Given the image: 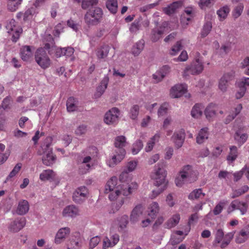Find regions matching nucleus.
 <instances>
[{
	"label": "nucleus",
	"instance_id": "nucleus-60",
	"mask_svg": "<svg viewBox=\"0 0 249 249\" xmlns=\"http://www.w3.org/2000/svg\"><path fill=\"white\" fill-rule=\"evenodd\" d=\"M98 3V0H83L82 2V7L86 9L90 6L95 5Z\"/></svg>",
	"mask_w": 249,
	"mask_h": 249
},
{
	"label": "nucleus",
	"instance_id": "nucleus-12",
	"mask_svg": "<svg viewBox=\"0 0 249 249\" xmlns=\"http://www.w3.org/2000/svg\"><path fill=\"white\" fill-rule=\"evenodd\" d=\"M89 192L85 186L78 188L73 194V200L77 203H82L88 197Z\"/></svg>",
	"mask_w": 249,
	"mask_h": 249
},
{
	"label": "nucleus",
	"instance_id": "nucleus-64",
	"mask_svg": "<svg viewBox=\"0 0 249 249\" xmlns=\"http://www.w3.org/2000/svg\"><path fill=\"white\" fill-rule=\"evenodd\" d=\"M181 48V43L180 41H178L171 49L170 53L172 55H175L180 50Z\"/></svg>",
	"mask_w": 249,
	"mask_h": 249
},
{
	"label": "nucleus",
	"instance_id": "nucleus-41",
	"mask_svg": "<svg viewBox=\"0 0 249 249\" xmlns=\"http://www.w3.org/2000/svg\"><path fill=\"white\" fill-rule=\"evenodd\" d=\"M238 155L237 148L235 146H231L230 147V153L227 160L229 162H232L236 159Z\"/></svg>",
	"mask_w": 249,
	"mask_h": 249
},
{
	"label": "nucleus",
	"instance_id": "nucleus-34",
	"mask_svg": "<svg viewBox=\"0 0 249 249\" xmlns=\"http://www.w3.org/2000/svg\"><path fill=\"white\" fill-rule=\"evenodd\" d=\"M55 176V173L50 169L43 170L40 174L39 179L41 181L53 179Z\"/></svg>",
	"mask_w": 249,
	"mask_h": 249
},
{
	"label": "nucleus",
	"instance_id": "nucleus-45",
	"mask_svg": "<svg viewBox=\"0 0 249 249\" xmlns=\"http://www.w3.org/2000/svg\"><path fill=\"white\" fill-rule=\"evenodd\" d=\"M77 107L76 101L73 97H70L67 102V108L68 111L72 112L76 110Z\"/></svg>",
	"mask_w": 249,
	"mask_h": 249
},
{
	"label": "nucleus",
	"instance_id": "nucleus-16",
	"mask_svg": "<svg viewBox=\"0 0 249 249\" xmlns=\"http://www.w3.org/2000/svg\"><path fill=\"white\" fill-rule=\"evenodd\" d=\"M249 239V224L242 228L237 233L235 242L238 244L245 243Z\"/></svg>",
	"mask_w": 249,
	"mask_h": 249
},
{
	"label": "nucleus",
	"instance_id": "nucleus-35",
	"mask_svg": "<svg viewBox=\"0 0 249 249\" xmlns=\"http://www.w3.org/2000/svg\"><path fill=\"white\" fill-rule=\"evenodd\" d=\"M180 220V215L178 213L174 214L168 221L166 222L165 227L171 229L175 227L178 224Z\"/></svg>",
	"mask_w": 249,
	"mask_h": 249
},
{
	"label": "nucleus",
	"instance_id": "nucleus-56",
	"mask_svg": "<svg viewBox=\"0 0 249 249\" xmlns=\"http://www.w3.org/2000/svg\"><path fill=\"white\" fill-rule=\"evenodd\" d=\"M214 0H200L198 5L201 9H205L211 7L214 3Z\"/></svg>",
	"mask_w": 249,
	"mask_h": 249
},
{
	"label": "nucleus",
	"instance_id": "nucleus-9",
	"mask_svg": "<svg viewBox=\"0 0 249 249\" xmlns=\"http://www.w3.org/2000/svg\"><path fill=\"white\" fill-rule=\"evenodd\" d=\"M6 28L8 30L7 32L12 36V40L16 42L22 32V28L17 25L14 19H11L7 22Z\"/></svg>",
	"mask_w": 249,
	"mask_h": 249
},
{
	"label": "nucleus",
	"instance_id": "nucleus-15",
	"mask_svg": "<svg viewBox=\"0 0 249 249\" xmlns=\"http://www.w3.org/2000/svg\"><path fill=\"white\" fill-rule=\"evenodd\" d=\"M119 235L116 233L111 232L110 237H106L103 241V249H107L115 246L119 241Z\"/></svg>",
	"mask_w": 249,
	"mask_h": 249
},
{
	"label": "nucleus",
	"instance_id": "nucleus-51",
	"mask_svg": "<svg viewBox=\"0 0 249 249\" xmlns=\"http://www.w3.org/2000/svg\"><path fill=\"white\" fill-rule=\"evenodd\" d=\"M143 147V143L142 141L138 140L133 143L132 148V153L133 155L137 154Z\"/></svg>",
	"mask_w": 249,
	"mask_h": 249
},
{
	"label": "nucleus",
	"instance_id": "nucleus-37",
	"mask_svg": "<svg viewBox=\"0 0 249 249\" xmlns=\"http://www.w3.org/2000/svg\"><path fill=\"white\" fill-rule=\"evenodd\" d=\"M181 5V3L180 2L176 1L173 2L168 7L164 8L163 11L166 14L170 15L174 13Z\"/></svg>",
	"mask_w": 249,
	"mask_h": 249
},
{
	"label": "nucleus",
	"instance_id": "nucleus-26",
	"mask_svg": "<svg viewBox=\"0 0 249 249\" xmlns=\"http://www.w3.org/2000/svg\"><path fill=\"white\" fill-rule=\"evenodd\" d=\"M79 211L74 205H69L66 207L63 210L62 215L64 217H75L79 215Z\"/></svg>",
	"mask_w": 249,
	"mask_h": 249
},
{
	"label": "nucleus",
	"instance_id": "nucleus-23",
	"mask_svg": "<svg viewBox=\"0 0 249 249\" xmlns=\"http://www.w3.org/2000/svg\"><path fill=\"white\" fill-rule=\"evenodd\" d=\"M44 48L48 51L50 55H54L56 57L64 55V48L57 47L55 46L51 45L49 43L45 44Z\"/></svg>",
	"mask_w": 249,
	"mask_h": 249
},
{
	"label": "nucleus",
	"instance_id": "nucleus-46",
	"mask_svg": "<svg viewBox=\"0 0 249 249\" xmlns=\"http://www.w3.org/2000/svg\"><path fill=\"white\" fill-rule=\"evenodd\" d=\"M234 231L229 232L224 235V239L221 242L220 247L221 248H225L229 244L231 239L233 238Z\"/></svg>",
	"mask_w": 249,
	"mask_h": 249
},
{
	"label": "nucleus",
	"instance_id": "nucleus-39",
	"mask_svg": "<svg viewBox=\"0 0 249 249\" xmlns=\"http://www.w3.org/2000/svg\"><path fill=\"white\" fill-rule=\"evenodd\" d=\"M164 28L162 27L154 29L152 31V40L153 42H156L158 41L160 38H161L162 34L164 32Z\"/></svg>",
	"mask_w": 249,
	"mask_h": 249
},
{
	"label": "nucleus",
	"instance_id": "nucleus-22",
	"mask_svg": "<svg viewBox=\"0 0 249 249\" xmlns=\"http://www.w3.org/2000/svg\"><path fill=\"white\" fill-rule=\"evenodd\" d=\"M170 71V68L168 66H163L160 70L157 71L153 75V78L154 80V82L158 83L161 81L163 78L169 73Z\"/></svg>",
	"mask_w": 249,
	"mask_h": 249
},
{
	"label": "nucleus",
	"instance_id": "nucleus-4",
	"mask_svg": "<svg viewBox=\"0 0 249 249\" xmlns=\"http://www.w3.org/2000/svg\"><path fill=\"white\" fill-rule=\"evenodd\" d=\"M197 179V173L193 170L192 166L187 165L183 167L175 182L178 187L181 186L185 182L192 183Z\"/></svg>",
	"mask_w": 249,
	"mask_h": 249
},
{
	"label": "nucleus",
	"instance_id": "nucleus-59",
	"mask_svg": "<svg viewBox=\"0 0 249 249\" xmlns=\"http://www.w3.org/2000/svg\"><path fill=\"white\" fill-rule=\"evenodd\" d=\"M22 164L21 163H17L12 171L10 173L7 179H8L15 177L20 170Z\"/></svg>",
	"mask_w": 249,
	"mask_h": 249
},
{
	"label": "nucleus",
	"instance_id": "nucleus-52",
	"mask_svg": "<svg viewBox=\"0 0 249 249\" xmlns=\"http://www.w3.org/2000/svg\"><path fill=\"white\" fill-rule=\"evenodd\" d=\"M138 161L137 160H131L127 162L125 166V170L128 172H132L135 170L138 165Z\"/></svg>",
	"mask_w": 249,
	"mask_h": 249
},
{
	"label": "nucleus",
	"instance_id": "nucleus-33",
	"mask_svg": "<svg viewBox=\"0 0 249 249\" xmlns=\"http://www.w3.org/2000/svg\"><path fill=\"white\" fill-rule=\"evenodd\" d=\"M208 138V128L207 127L203 128L200 129L196 137V142L201 144L206 141Z\"/></svg>",
	"mask_w": 249,
	"mask_h": 249
},
{
	"label": "nucleus",
	"instance_id": "nucleus-17",
	"mask_svg": "<svg viewBox=\"0 0 249 249\" xmlns=\"http://www.w3.org/2000/svg\"><path fill=\"white\" fill-rule=\"evenodd\" d=\"M70 232L71 230L69 227L60 228L55 236L54 243L56 244H61L68 237Z\"/></svg>",
	"mask_w": 249,
	"mask_h": 249
},
{
	"label": "nucleus",
	"instance_id": "nucleus-63",
	"mask_svg": "<svg viewBox=\"0 0 249 249\" xmlns=\"http://www.w3.org/2000/svg\"><path fill=\"white\" fill-rule=\"evenodd\" d=\"M168 104L164 103L162 104L158 110V114L159 116H162L166 114L168 111Z\"/></svg>",
	"mask_w": 249,
	"mask_h": 249
},
{
	"label": "nucleus",
	"instance_id": "nucleus-50",
	"mask_svg": "<svg viewBox=\"0 0 249 249\" xmlns=\"http://www.w3.org/2000/svg\"><path fill=\"white\" fill-rule=\"evenodd\" d=\"M204 196V194L202 193L201 189H196L193 191L189 196V198L190 199H197L203 198Z\"/></svg>",
	"mask_w": 249,
	"mask_h": 249
},
{
	"label": "nucleus",
	"instance_id": "nucleus-24",
	"mask_svg": "<svg viewBox=\"0 0 249 249\" xmlns=\"http://www.w3.org/2000/svg\"><path fill=\"white\" fill-rule=\"evenodd\" d=\"M217 110L218 107L215 104L213 103L209 104L204 111L206 118L209 121L213 120L216 116Z\"/></svg>",
	"mask_w": 249,
	"mask_h": 249
},
{
	"label": "nucleus",
	"instance_id": "nucleus-42",
	"mask_svg": "<svg viewBox=\"0 0 249 249\" xmlns=\"http://www.w3.org/2000/svg\"><path fill=\"white\" fill-rule=\"evenodd\" d=\"M8 9L11 11H15L21 4L22 0H7Z\"/></svg>",
	"mask_w": 249,
	"mask_h": 249
},
{
	"label": "nucleus",
	"instance_id": "nucleus-27",
	"mask_svg": "<svg viewBox=\"0 0 249 249\" xmlns=\"http://www.w3.org/2000/svg\"><path fill=\"white\" fill-rule=\"evenodd\" d=\"M123 189L122 190V195L124 196H128L135 192L138 188V185L137 182L134 181L130 183H127V186H124V184H122Z\"/></svg>",
	"mask_w": 249,
	"mask_h": 249
},
{
	"label": "nucleus",
	"instance_id": "nucleus-30",
	"mask_svg": "<svg viewBox=\"0 0 249 249\" xmlns=\"http://www.w3.org/2000/svg\"><path fill=\"white\" fill-rule=\"evenodd\" d=\"M142 207L141 205L136 206L132 211L130 215L131 221L133 222L138 221L141 215L142 214Z\"/></svg>",
	"mask_w": 249,
	"mask_h": 249
},
{
	"label": "nucleus",
	"instance_id": "nucleus-10",
	"mask_svg": "<svg viewBox=\"0 0 249 249\" xmlns=\"http://www.w3.org/2000/svg\"><path fill=\"white\" fill-rule=\"evenodd\" d=\"M119 110L116 107H113L105 115L104 122L107 124H115L119 120Z\"/></svg>",
	"mask_w": 249,
	"mask_h": 249
},
{
	"label": "nucleus",
	"instance_id": "nucleus-19",
	"mask_svg": "<svg viewBox=\"0 0 249 249\" xmlns=\"http://www.w3.org/2000/svg\"><path fill=\"white\" fill-rule=\"evenodd\" d=\"M231 208V211L234 210H239L242 214L246 213L248 208V204L247 202L240 201L239 200H234L232 201L229 207V209Z\"/></svg>",
	"mask_w": 249,
	"mask_h": 249
},
{
	"label": "nucleus",
	"instance_id": "nucleus-53",
	"mask_svg": "<svg viewBox=\"0 0 249 249\" xmlns=\"http://www.w3.org/2000/svg\"><path fill=\"white\" fill-rule=\"evenodd\" d=\"M128 171H124L119 176V180L122 183L126 182L127 183L131 180L132 177L129 174Z\"/></svg>",
	"mask_w": 249,
	"mask_h": 249
},
{
	"label": "nucleus",
	"instance_id": "nucleus-8",
	"mask_svg": "<svg viewBox=\"0 0 249 249\" xmlns=\"http://www.w3.org/2000/svg\"><path fill=\"white\" fill-rule=\"evenodd\" d=\"M44 47L39 48L35 53V60L37 64L43 69L49 68L51 64V61L47 55Z\"/></svg>",
	"mask_w": 249,
	"mask_h": 249
},
{
	"label": "nucleus",
	"instance_id": "nucleus-38",
	"mask_svg": "<svg viewBox=\"0 0 249 249\" xmlns=\"http://www.w3.org/2000/svg\"><path fill=\"white\" fill-rule=\"evenodd\" d=\"M203 106L201 104H196L193 107L191 111V115L194 118H198L202 115Z\"/></svg>",
	"mask_w": 249,
	"mask_h": 249
},
{
	"label": "nucleus",
	"instance_id": "nucleus-21",
	"mask_svg": "<svg viewBox=\"0 0 249 249\" xmlns=\"http://www.w3.org/2000/svg\"><path fill=\"white\" fill-rule=\"evenodd\" d=\"M37 13V9L34 7H32L27 9L24 13L21 12L18 13L17 15V18L18 19L23 18V20L25 22L29 21L31 20L34 16Z\"/></svg>",
	"mask_w": 249,
	"mask_h": 249
},
{
	"label": "nucleus",
	"instance_id": "nucleus-31",
	"mask_svg": "<svg viewBox=\"0 0 249 249\" xmlns=\"http://www.w3.org/2000/svg\"><path fill=\"white\" fill-rule=\"evenodd\" d=\"M248 138V135L242 132L240 130L237 131L234 136V140L239 145L244 143L247 141Z\"/></svg>",
	"mask_w": 249,
	"mask_h": 249
},
{
	"label": "nucleus",
	"instance_id": "nucleus-28",
	"mask_svg": "<svg viewBox=\"0 0 249 249\" xmlns=\"http://www.w3.org/2000/svg\"><path fill=\"white\" fill-rule=\"evenodd\" d=\"M29 209L28 202L25 200L19 201L17 209V213L19 215H23L26 213Z\"/></svg>",
	"mask_w": 249,
	"mask_h": 249
},
{
	"label": "nucleus",
	"instance_id": "nucleus-13",
	"mask_svg": "<svg viewBox=\"0 0 249 249\" xmlns=\"http://www.w3.org/2000/svg\"><path fill=\"white\" fill-rule=\"evenodd\" d=\"M84 157L79 166V171L82 174L86 173L94 163V158L84 154Z\"/></svg>",
	"mask_w": 249,
	"mask_h": 249
},
{
	"label": "nucleus",
	"instance_id": "nucleus-2",
	"mask_svg": "<svg viewBox=\"0 0 249 249\" xmlns=\"http://www.w3.org/2000/svg\"><path fill=\"white\" fill-rule=\"evenodd\" d=\"M166 171L162 165L159 163L155 165L154 171L151 174V178L155 181V185L159 188L151 192L149 195L151 199L155 198L166 189L167 184L166 179Z\"/></svg>",
	"mask_w": 249,
	"mask_h": 249
},
{
	"label": "nucleus",
	"instance_id": "nucleus-43",
	"mask_svg": "<svg viewBox=\"0 0 249 249\" xmlns=\"http://www.w3.org/2000/svg\"><path fill=\"white\" fill-rule=\"evenodd\" d=\"M106 6L108 10L112 14H115L117 11L118 3L117 0H107Z\"/></svg>",
	"mask_w": 249,
	"mask_h": 249
},
{
	"label": "nucleus",
	"instance_id": "nucleus-62",
	"mask_svg": "<svg viewBox=\"0 0 249 249\" xmlns=\"http://www.w3.org/2000/svg\"><path fill=\"white\" fill-rule=\"evenodd\" d=\"M97 153V149L95 146H90L87 148L84 151V153L89 156H92L93 157H95Z\"/></svg>",
	"mask_w": 249,
	"mask_h": 249
},
{
	"label": "nucleus",
	"instance_id": "nucleus-18",
	"mask_svg": "<svg viewBox=\"0 0 249 249\" xmlns=\"http://www.w3.org/2000/svg\"><path fill=\"white\" fill-rule=\"evenodd\" d=\"M187 90V86L186 84H177L171 89L170 95L173 98H178L186 92Z\"/></svg>",
	"mask_w": 249,
	"mask_h": 249
},
{
	"label": "nucleus",
	"instance_id": "nucleus-40",
	"mask_svg": "<svg viewBox=\"0 0 249 249\" xmlns=\"http://www.w3.org/2000/svg\"><path fill=\"white\" fill-rule=\"evenodd\" d=\"M160 137V134H156L149 140L145 147V150L146 152H150L153 149L156 142H158Z\"/></svg>",
	"mask_w": 249,
	"mask_h": 249
},
{
	"label": "nucleus",
	"instance_id": "nucleus-48",
	"mask_svg": "<svg viewBox=\"0 0 249 249\" xmlns=\"http://www.w3.org/2000/svg\"><path fill=\"white\" fill-rule=\"evenodd\" d=\"M230 12V9L228 6H224L217 11V14L220 20L226 18Z\"/></svg>",
	"mask_w": 249,
	"mask_h": 249
},
{
	"label": "nucleus",
	"instance_id": "nucleus-14",
	"mask_svg": "<svg viewBox=\"0 0 249 249\" xmlns=\"http://www.w3.org/2000/svg\"><path fill=\"white\" fill-rule=\"evenodd\" d=\"M35 48L33 46H23L20 49V55L22 60L24 61H30L34 55Z\"/></svg>",
	"mask_w": 249,
	"mask_h": 249
},
{
	"label": "nucleus",
	"instance_id": "nucleus-36",
	"mask_svg": "<svg viewBox=\"0 0 249 249\" xmlns=\"http://www.w3.org/2000/svg\"><path fill=\"white\" fill-rule=\"evenodd\" d=\"M144 46L143 40H140L135 44L132 48L131 52L135 56H138L143 50Z\"/></svg>",
	"mask_w": 249,
	"mask_h": 249
},
{
	"label": "nucleus",
	"instance_id": "nucleus-3",
	"mask_svg": "<svg viewBox=\"0 0 249 249\" xmlns=\"http://www.w3.org/2000/svg\"><path fill=\"white\" fill-rule=\"evenodd\" d=\"M126 144V138L124 136H119L115 138L114 145L116 149L115 150V154L107 161L109 167L115 166L124 159L126 153L124 147Z\"/></svg>",
	"mask_w": 249,
	"mask_h": 249
},
{
	"label": "nucleus",
	"instance_id": "nucleus-44",
	"mask_svg": "<svg viewBox=\"0 0 249 249\" xmlns=\"http://www.w3.org/2000/svg\"><path fill=\"white\" fill-rule=\"evenodd\" d=\"M249 187L247 185H244L239 189L234 190L231 194V198H234L247 192Z\"/></svg>",
	"mask_w": 249,
	"mask_h": 249
},
{
	"label": "nucleus",
	"instance_id": "nucleus-58",
	"mask_svg": "<svg viewBox=\"0 0 249 249\" xmlns=\"http://www.w3.org/2000/svg\"><path fill=\"white\" fill-rule=\"evenodd\" d=\"M236 87L238 89L235 93V96L237 99H239L244 96L247 90V88H243L241 86H238L237 84Z\"/></svg>",
	"mask_w": 249,
	"mask_h": 249
},
{
	"label": "nucleus",
	"instance_id": "nucleus-54",
	"mask_svg": "<svg viewBox=\"0 0 249 249\" xmlns=\"http://www.w3.org/2000/svg\"><path fill=\"white\" fill-rule=\"evenodd\" d=\"M224 237V233L223 230L221 229H218L215 231L214 242L215 243L219 244L222 242Z\"/></svg>",
	"mask_w": 249,
	"mask_h": 249
},
{
	"label": "nucleus",
	"instance_id": "nucleus-55",
	"mask_svg": "<svg viewBox=\"0 0 249 249\" xmlns=\"http://www.w3.org/2000/svg\"><path fill=\"white\" fill-rule=\"evenodd\" d=\"M212 28V24L211 22H207L203 27L201 33V36L202 37L206 36L211 31Z\"/></svg>",
	"mask_w": 249,
	"mask_h": 249
},
{
	"label": "nucleus",
	"instance_id": "nucleus-20",
	"mask_svg": "<svg viewBox=\"0 0 249 249\" xmlns=\"http://www.w3.org/2000/svg\"><path fill=\"white\" fill-rule=\"evenodd\" d=\"M233 78L232 74L227 73L224 74L220 78L218 84V88L222 92H225L229 86V82Z\"/></svg>",
	"mask_w": 249,
	"mask_h": 249
},
{
	"label": "nucleus",
	"instance_id": "nucleus-47",
	"mask_svg": "<svg viewBox=\"0 0 249 249\" xmlns=\"http://www.w3.org/2000/svg\"><path fill=\"white\" fill-rule=\"evenodd\" d=\"M88 131L87 126L85 124H80L76 127L74 131L75 135L77 136H84Z\"/></svg>",
	"mask_w": 249,
	"mask_h": 249
},
{
	"label": "nucleus",
	"instance_id": "nucleus-11",
	"mask_svg": "<svg viewBox=\"0 0 249 249\" xmlns=\"http://www.w3.org/2000/svg\"><path fill=\"white\" fill-rule=\"evenodd\" d=\"M185 138V130L183 129H180L174 132L171 140L174 144L175 147L179 149L182 146Z\"/></svg>",
	"mask_w": 249,
	"mask_h": 249
},
{
	"label": "nucleus",
	"instance_id": "nucleus-6",
	"mask_svg": "<svg viewBox=\"0 0 249 249\" xmlns=\"http://www.w3.org/2000/svg\"><path fill=\"white\" fill-rule=\"evenodd\" d=\"M200 55L199 53H196L194 60L184 70L183 73L184 77H187L189 73L192 75H198L203 71L204 65L203 62L200 59Z\"/></svg>",
	"mask_w": 249,
	"mask_h": 249
},
{
	"label": "nucleus",
	"instance_id": "nucleus-7",
	"mask_svg": "<svg viewBox=\"0 0 249 249\" xmlns=\"http://www.w3.org/2000/svg\"><path fill=\"white\" fill-rule=\"evenodd\" d=\"M46 141H47L46 143L41 146L43 152L39 150L38 153L39 155H43L42 158L43 163L46 166H51L54 163L56 157L53 155L52 149L49 148L51 145L50 138H47Z\"/></svg>",
	"mask_w": 249,
	"mask_h": 249
},
{
	"label": "nucleus",
	"instance_id": "nucleus-32",
	"mask_svg": "<svg viewBox=\"0 0 249 249\" xmlns=\"http://www.w3.org/2000/svg\"><path fill=\"white\" fill-rule=\"evenodd\" d=\"M160 210L159 204L156 202L151 203L148 208V214L152 218H155Z\"/></svg>",
	"mask_w": 249,
	"mask_h": 249
},
{
	"label": "nucleus",
	"instance_id": "nucleus-57",
	"mask_svg": "<svg viewBox=\"0 0 249 249\" xmlns=\"http://www.w3.org/2000/svg\"><path fill=\"white\" fill-rule=\"evenodd\" d=\"M140 107L138 105H134L130 108L129 111V116L133 120L136 119L139 113Z\"/></svg>",
	"mask_w": 249,
	"mask_h": 249
},
{
	"label": "nucleus",
	"instance_id": "nucleus-1",
	"mask_svg": "<svg viewBox=\"0 0 249 249\" xmlns=\"http://www.w3.org/2000/svg\"><path fill=\"white\" fill-rule=\"evenodd\" d=\"M122 184H118L117 177L111 178L105 185V193H109L108 198L110 201H116L112 205L110 213H114L118 211L124 203V197L122 196Z\"/></svg>",
	"mask_w": 249,
	"mask_h": 249
},
{
	"label": "nucleus",
	"instance_id": "nucleus-61",
	"mask_svg": "<svg viewBox=\"0 0 249 249\" xmlns=\"http://www.w3.org/2000/svg\"><path fill=\"white\" fill-rule=\"evenodd\" d=\"M218 177L220 179H224L225 180L231 179L232 177L231 173L227 171H220L218 175Z\"/></svg>",
	"mask_w": 249,
	"mask_h": 249
},
{
	"label": "nucleus",
	"instance_id": "nucleus-5",
	"mask_svg": "<svg viewBox=\"0 0 249 249\" xmlns=\"http://www.w3.org/2000/svg\"><path fill=\"white\" fill-rule=\"evenodd\" d=\"M103 15L101 8L95 7L89 10L84 16V21L89 28L95 26L101 22Z\"/></svg>",
	"mask_w": 249,
	"mask_h": 249
},
{
	"label": "nucleus",
	"instance_id": "nucleus-49",
	"mask_svg": "<svg viewBox=\"0 0 249 249\" xmlns=\"http://www.w3.org/2000/svg\"><path fill=\"white\" fill-rule=\"evenodd\" d=\"M109 52V47L107 46H104L100 48L97 52V56L99 58L106 57Z\"/></svg>",
	"mask_w": 249,
	"mask_h": 249
},
{
	"label": "nucleus",
	"instance_id": "nucleus-25",
	"mask_svg": "<svg viewBox=\"0 0 249 249\" xmlns=\"http://www.w3.org/2000/svg\"><path fill=\"white\" fill-rule=\"evenodd\" d=\"M26 224V219L21 217L15 219L10 225V229L13 232H18L22 229Z\"/></svg>",
	"mask_w": 249,
	"mask_h": 249
},
{
	"label": "nucleus",
	"instance_id": "nucleus-29",
	"mask_svg": "<svg viewBox=\"0 0 249 249\" xmlns=\"http://www.w3.org/2000/svg\"><path fill=\"white\" fill-rule=\"evenodd\" d=\"M109 79L108 77H105L100 83V85L97 88L96 92L95 94L96 97H100L104 92L107 88Z\"/></svg>",
	"mask_w": 249,
	"mask_h": 249
}]
</instances>
